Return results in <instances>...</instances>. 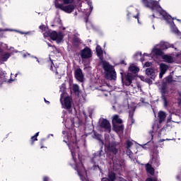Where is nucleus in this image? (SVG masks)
Here are the masks:
<instances>
[{
    "label": "nucleus",
    "mask_w": 181,
    "mask_h": 181,
    "mask_svg": "<svg viewBox=\"0 0 181 181\" xmlns=\"http://www.w3.org/2000/svg\"><path fill=\"white\" fill-rule=\"evenodd\" d=\"M122 64H124V61L122 62Z\"/></svg>",
    "instance_id": "obj_62"
},
{
    "label": "nucleus",
    "mask_w": 181,
    "mask_h": 181,
    "mask_svg": "<svg viewBox=\"0 0 181 181\" xmlns=\"http://www.w3.org/2000/svg\"><path fill=\"white\" fill-rule=\"evenodd\" d=\"M9 57H11V54L8 52H5L4 54H1V59L2 62H6Z\"/></svg>",
    "instance_id": "obj_25"
},
{
    "label": "nucleus",
    "mask_w": 181,
    "mask_h": 181,
    "mask_svg": "<svg viewBox=\"0 0 181 181\" xmlns=\"http://www.w3.org/2000/svg\"><path fill=\"white\" fill-rule=\"evenodd\" d=\"M127 156H129L133 162H135V158L134 157V153L131 151V149L127 148Z\"/></svg>",
    "instance_id": "obj_24"
},
{
    "label": "nucleus",
    "mask_w": 181,
    "mask_h": 181,
    "mask_svg": "<svg viewBox=\"0 0 181 181\" xmlns=\"http://www.w3.org/2000/svg\"><path fill=\"white\" fill-rule=\"evenodd\" d=\"M165 81L163 83H166V84H170V83H172V81H173V77H172V76H168L165 78Z\"/></svg>",
    "instance_id": "obj_29"
},
{
    "label": "nucleus",
    "mask_w": 181,
    "mask_h": 181,
    "mask_svg": "<svg viewBox=\"0 0 181 181\" xmlns=\"http://www.w3.org/2000/svg\"><path fill=\"white\" fill-rule=\"evenodd\" d=\"M101 152H103V150L97 151L96 153H94L93 154L90 159V163L93 165L91 168L93 170H100V173H103V170L101 169V167L98 165V162H100L101 159Z\"/></svg>",
    "instance_id": "obj_5"
},
{
    "label": "nucleus",
    "mask_w": 181,
    "mask_h": 181,
    "mask_svg": "<svg viewBox=\"0 0 181 181\" xmlns=\"http://www.w3.org/2000/svg\"><path fill=\"white\" fill-rule=\"evenodd\" d=\"M162 59L163 62H165V63H170V64L175 63V57L170 55H168V54L162 55Z\"/></svg>",
    "instance_id": "obj_16"
},
{
    "label": "nucleus",
    "mask_w": 181,
    "mask_h": 181,
    "mask_svg": "<svg viewBox=\"0 0 181 181\" xmlns=\"http://www.w3.org/2000/svg\"><path fill=\"white\" fill-rule=\"evenodd\" d=\"M63 135H66V131L62 132Z\"/></svg>",
    "instance_id": "obj_50"
},
{
    "label": "nucleus",
    "mask_w": 181,
    "mask_h": 181,
    "mask_svg": "<svg viewBox=\"0 0 181 181\" xmlns=\"http://www.w3.org/2000/svg\"><path fill=\"white\" fill-rule=\"evenodd\" d=\"M139 16V12L137 11V14L136 16H134V18H135V19H138V23H139V19L138 18Z\"/></svg>",
    "instance_id": "obj_37"
},
{
    "label": "nucleus",
    "mask_w": 181,
    "mask_h": 181,
    "mask_svg": "<svg viewBox=\"0 0 181 181\" xmlns=\"http://www.w3.org/2000/svg\"><path fill=\"white\" fill-rule=\"evenodd\" d=\"M86 25H88V20H86Z\"/></svg>",
    "instance_id": "obj_51"
},
{
    "label": "nucleus",
    "mask_w": 181,
    "mask_h": 181,
    "mask_svg": "<svg viewBox=\"0 0 181 181\" xmlns=\"http://www.w3.org/2000/svg\"><path fill=\"white\" fill-rule=\"evenodd\" d=\"M72 124L74 125V122H72Z\"/></svg>",
    "instance_id": "obj_63"
},
{
    "label": "nucleus",
    "mask_w": 181,
    "mask_h": 181,
    "mask_svg": "<svg viewBox=\"0 0 181 181\" xmlns=\"http://www.w3.org/2000/svg\"><path fill=\"white\" fill-rule=\"evenodd\" d=\"M10 50H11V52H13V53H18V50L15 49V48L13 47H11Z\"/></svg>",
    "instance_id": "obj_39"
},
{
    "label": "nucleus",
    "mask_w": 181,
    "mask_h": 181,
    "mask_svg": "<svg viewBox=\"0 0 181 181\" xmlns=\"http://www.w3.org/2000/svg\"><path fill=\"white\" fill-rule=\"evenodd\" d=\"M109 151L110 152H112L114 155H117L118 152V150L117 149V147H115V145H112V144H110Z\"/></svg>",
    "instance_id": "obj_23"
},
{
    "label": "nucleus",
    "mask_w": 181,
    "mask_h": 181,
    "mask_svg": "<svg viewBox=\"0 0 181 181\" xmlns=\"http://www.w3.org/2000/svg\"><path fill=\"white\" fill-rule=\"evenodd\" d=\"M172 122H177L172 121Z\"/></svg>",
    "instance_id": "obj_61"
},
{
    "label": "nucleus",
    "mask_w": 181,
    "mask_h": 181,
    "mask_svg": "<svg viewBox=\"0 0 181 181\" xmlns=\"http://www.w3.org/2000/svg\"><path fill=\"white\" fill-rule=\"evenodd\" d=\"M83 115H85V117H87V115H86V112H83Z\"/></svg>",
    "instance_id": "obj_55"
},
{
    "label": "nucleus",
    "mask_w": 181,
    "mask_h": 181,
    "mask_svg": "<svg viewBox=\"0 0 181 181\" xmlns=\"http://www.w3.org/2000/svg\"><path fill=\"white\" fill-rule=\"evenodd\" d=\"M163 49L159 48H156V47H154L151 51L152 53L156 54V56H163V52L162 51Z\"/></svg>",
    "instance_id": "obj_17"
},
{
    "label": "nucleus",
    "mask_w": 181,
    "mask_h": 181,
    "mask_svg": "<svg viewBox=\"0 0 181 181\" xmlns=\"http://www.w3.org/2000/svg\"><path fill=\"white\" fill-rule=\"evenodd\" d=\"M144 56H148V57H152V54H146V53H144Z\"/></svg>",
    "instance_id": "obj_43"
},
{
    "label": "nucleus",
    "mask_w": 181,
    "mask_h": 181,
    "mask_svg": "<svg viewBox=\"0 0 181 181\" xmlns=\"http://www.w3.org/2000/svg\"><path fill=\"white\" fill-rule=\"evenodd\" d=\"M72 90L75 93H80V86L77 84H74Z\"/></svg>",
    "instance_id": "obj_31"
},
{
    "label": "nucleus",
    "mask_w": 181,
    "mask_h": 181,
    "mask_svg": "<svg viewBox=\"0 0 181 181\" xmlns=\"http://www.w3.org/2000/svg\"><path fill=\"white\" fill-rule=\"evenodd\" d=\"M100 127L101 128H104L105 131H108V132H111V124H110V122L105 119H103L101 121Z\"/></svg>",
    "instance_id": "obj_14"
},
{
    "label": "nucleus",
    "mask_w": 181,
    "mask_h": 181,
    "mask_svg": "<svg viewBox=\"0 0 181 181\" xmlns=\"http://www.w3.org/2000/svg\"><path fill=\"white\" fill-rule=\"evenodd\" d=\"M33 141V142H34V141H37V140H35V138H33V140H32Z\"/></svg>",
    "instance_id": "obj_54"
},
{
    "label": "nucleus",
    "mask_w": 181,
    "mask_h": 181,
    "mask_svg": "<svg viewBox=\"0 0 181 181\" xmlns=\"http://www.w3.org/2000/svg\"><path fill=\"white\" fill-rule=\"evenodd\" d=\"M122 75V81L124 86H131L132 88L135 91H141L142 89H141V85L138 82L136 83H132V81L134 80V75L131 73L125 74L124 76L122 73H121Z\"/></svg>",
    "instance_id": "obj_3"
},
{
    "label": "nucleus",
    "mask_w": 181,
    "mask_h": 181,
    "mask_svg": "<svg viewBox=\"0 0 181 181\" xmlns=\"http://www.w3.org/2000/svg\"><path fill=\"white\" fill-rule=\"evenodd\" d=\"M129 70L132 72L134 73V74H136L139 71V68L136 66H134V64L130 65L129 67Z\"/></svg>",
    "instance_id": "obj_21"
},
{
    "label": "nucleus",
    "mask_w": 181,
    "mask_h": 181,
    "mask_svg": "<svg viewBox=\"0 0 181 181\" xmlns=\"http://www.w3.org/2000/svg\"><path fill=\"white\" fill-rule=\"evenodd\" d=\"M43 181H49V177H44Z\"/></svg>",
    "instance_id": "obj_44"
},
{
    "label": "nucleus",
    "mask_w": 181,
    "mask_h": 181,
    "mask_svg": "<svg viewBox=\"0 0 181 181\" xmlns=\"http://www.w3.org/2000/svg\"><path fill=\"white\" fill-rule=\"evenodd\" d=\"M142 4L146 6V8H150L153 13V18H155L156 15H160L163 16L164 21H166L168 23H172L173 26H171V30L173 33H175V35H179L180 32H179V30L175 25V23L173 22V20L176 19L175 18H172L171 15H169L167 13L166 11H165L163 9H162V7L159 6V3L157 1L153 0H141Z\"/></svg>",
    "instance_id": "obj_2"
},
{
    "label": "nucleus",
    "mask_w": 181,
    "mask_h": 181,
    "mask_svg": "<svg viewBox=\"0 0 181 181\" xmlns=\"http://www.w3.org/2000/svg\"><path fill=\"white\" fill-rule=\"evenodd\" d=\"M146 74L151 78V80H155L156 78V71H155L153 68H147L146 69Z\"/></svg>",
    "instance_id": "obj_13"
},
{
    "label": "nucleus",
    "mask_w": 181,
    "mask_h": 181,
    "mask_svg": "<svg viewBox=\"0 0 181 181\" xmlns=\"http://www.w3.org/2000/svg\"><path fill=\"white\" fill-rule=\"evenodd\" d=\"M52 69H53V66H51V68H50V69H51V70H52Z\"/></svg>",
    "instance_id": "obj_56"
},
{
    "label": "nucleus",
    "mask_w": 181,
    "mask_h": 181,
    "mask_svg": "<svg viewBox=\"0 0 181 181\" xmlns=\"http://www.w3.org/2000/svg\"><path fill=\"white\" fill-rule=\"evenodd\" d=\"M103 69L105 70V74L107 78L109 80H116L117 72H115V69L110 64L107 62L103 61L102 62Z\"/></svg>",
    "instance_id": "obj_4"
},
{
    "label": "nucleus",
    "mask_w": 181,
    "mask_h": 181,
    "mask_svg": "<svg viewBox=\"0 0 181 181\" xmlns=\"http://www.w3.org/2000/svg\"><path fill=\"white\" fill-rule=\"evenodd\" d=\"M55 74H56L57 78H62V76H61V75H59V72L56 71V72H55Z\"/></svg>",
    "instance_id": "obj_38"
},
{
    "label": "nucleus",
    "mask_w": 181,
    "mask_h": 181,
    "mask_svg": "<svg viewBox=\"0 0 181 181\" xmlns=\"http://www.w3.org/2000/svg\"><path fill=\"white\" fill-rule=\"evenodd\" d=\"M108 179L110 181L115 180V174L114 173H112V172L109 173V174H108Z\"/></svg>",
    "instance_id": "obj_30"
},
{
    "label": "nucleus",
    "mask_w": 181,
    "mask_h": 181,
    "mask_svg": "<svg viewBox=\"0 0 181 181\" xmlns=\"http://www.w3.org/2000/svg\"><path fill=\"white\" fill-rule=\"evenodd\" d=\"M168 69H169V66H168L167 64L163 63H161L160 64V71H161L162 73H166Z\"/></svg>",
    "instance_id": "obj_22"
},
{
    "label": "nucleus",
    "mask_w": 181,
    "mask_h": 181,
    "mask_svg": "<svg viewBox=\"0 0 181 181\" xmlns=\"http://www.w3.org/2000/svg\"><path fill=\"white\" fill-rule=\"evenodd\" d=\"M146 169L148 173H150V175H153L155 174V169L152 167L151 164H146Z\"/></svg>",
    "instance_id": "obj_20"
},
{
    "label": "nucleus",
    "mask_w": 181,
    "mask_h": 181,
    "mask_svg": "<svg viewBox=\"0 0 181 181\" xmlns=\"http://www.w3.org/2000/svg\"><path fill=\"white\" fill-rule=\"evenodd\" d=\"M23 57H26V54H24V55H23Z\"/></svg>",
    "instance_id": "obj_59"
},
{
    "label": "nucleus",
    "mask_w": 181,
    "mask_h": 181,
    "mask_svg": "<svg viewBox=\"0 0 181 181\" xmlns=\"http://www.w3.org/2000/svg\"><path fill=\"white\" fill-rule=\"evenodd\" d=\"M138 54H140V56L142 54V52H140V53H137L134 56H138Z\"/></svg>",
    "instance_id": "obj_49"
},
{
    "label": "nucleus",
    "mask_w": 181,
    "mask_h": 181,
    "mask_svg": "<svg viewBox=\"0 0 181 181\" xmlns=\"http://www.w3.org/2000/svg\"><path fill=\"white\" fill-rule=\"evenodd\" d=\"M163 74H165V72H161V71H160L159 78H162V77H163Z\"/></svg>",
    "instance_id": "obj_42"
},
{
    "label": "nucleus",
    "mask_w": 181,
    "mask_h": 181,
    "mask_svg": "<svg viewBox=\"0 0 181 181\" xmlns=\"http://www.w3.org/2000/svg\"><path fill=\"white\" fill-rule=\"evenodd\" d=\"M160 93L162 94L161 98L163 101L165 108L168 107V100L166 99V96L165 94L168 93V84L166 83L163 82L160 88Z\"/></svg>",
    "instance_id": "obj_8"
},
{
    "label": "nucleus",
    "mask_w": 181,
    "mask_h": 181,
    "mask_svg": "<svg viewBox=\"0 0 181 181\" xmlns=\"http://www.w3.org/2000/svg\"><path fill=\"white\" fill-rule=\"evenodd\" d=\"M141 62H144V58H141Z\"/></svg>",
    "instance_id": "obj_52"
},
{
    "label": "nucleus",
    "mask_w": 181,
    "mask_h": 181,
    "mask_svg": "<svg viewBox=\"0 0 181 181\" xmlns=\"http://www.w3.org/2000/svg\"><path fill=\"white\" fill-rule=\"evenodd\" d=\"M158 47H160L163 50H165L166 49H169V47H172L173 49H175V47L173 46V44H170L169 42H165L163 41H161L158 45H157Z\"/></svg>",
    "instance_id": "obj_15"
},
{
    "label": "nucleus",
    "mask_w": 181,
    "mask_h": 181,
    "mask_svg": "<svg viewBox=\"0 0 181 181\" xmlns=\"http://www.w3.org/2000/svg\"><path fill=\"white\" fill-rule=\"evenodd\" d=\"M68 146L71 151L72 158L75 163V170L78 172V175L81 178V181H89L87 178V171L83 165V160L80 158V154L78 153V144L77 142H71L68 144ZM102 181H110L107 177H103Z\"/></svg>",
    "instance_id": "obj_1"
},
{
    "label": "nucleus",
    "mask_w": 181,
    "mask_h": 181,
    "mask_svg": "<svg viewBox=\"0 0 181 181\" xmlns=\"http://www.w3.org/2000/svg\"><path fill=\"white\" fill-rule=\"evenodd\" d=\"M62 1L65 5H69V4H73V2L74 1V0H62Z\"/></svg>",
    "instance_id": "obj_33"
},
{
    "label": "nucleus",
    "mask_w": 181,
    "mask_h": 181,
    "mask_svg": "<svg viewBox=\"0 0 181 181\" xmlns=\"http://www.w3.org/2000/svg\"><path fill=\"white\" fill-rule=\"evenodd\" d=\"M81 59H90L93 56L91 49L88 47H85L83 49L81 50Z\"/></svg>",
    "instance_id": "obj_10"
},
{
    "label": "nucleus",
    "mask_w": 181,
    "mask_h": 181,
    "mask_svg": "<svg viewBox=\"0 0 181 181\" xmlns=\"http://www.w3.org/2000/svg\"><path fill=\"white\" fill-rule=\"evenodd\" d=\"M96 53H97V56L98 57H103V49H101V47L100 45H98L96 47Z\"/></svg>",
    "instance_id": "obj_26"
},
{
    "label": "nucleus",
    "mask_w": 181,
    "mask_h": 181,
    "mask_svg": "<svg viewBox=\"0 0 181 181\" xmlns=\"http://www.w3.org/2000/svg\"><path fill=\"white\" fill-rule=\"evenodd\" d=\"M165 118H166V113H165L163 111H160L158 112L159 123L162 124V122L165 121Z\"/></svg>",
    "instance_id": "obj_19"
},
{
    "label": "nucleus",
    "mask_w": 181,
    "mask_h": 181,
    "mask_svg": "<svg viewBox=\"0 0 181 181\" xmlns=\"http://www.w3.org/2000/svg\"><path fill=\"white\" fill-rule=\"evenodd\" d=\"M74 76L78 81L83 83L84 81V74H83V70L81 69L78 68L74 71Z\"/></svg>",
    "instance_id": "obj_11"
},
{
    "label": "nucleus",
    "mask_w": 181,
    "mask_h": 181,
    "mask_svg": "<svg viewBox=\"0 0 181 181\" xmlns=\"http://www.w3.org/2000/svg\"><path fill=\"white\" fill-rule=\"evenodd\" d=\"M37 136H39V132H37L34 136L31 137V141H33V138H35V141H37Z\"/></svg>",
    "instance_id": "obj_34"
},
{
    "label": "nucleus",
    "mask_w": 181,
    "mask_h": 181,
    "mask_svg": "<svg viewBox=\"0 0 181 181\" xmlns=\"http://www.w3.org/2000/svg\"><path fill=\"white\" fill-rule=\"evenodd\" d=\"M167 122H172V115L168 117V119L167 120Z\"/></svg>",
    "instance_id": "obj_40"
},
{
    "label": "nucleus",
    "mask_w": 181,
    "mask_h": 181,
    "mask_svg": "<svg viewBox=\"0 0 181 181\" xmlns=\"http://www.w3.org/2000/svg\"><path fill=\"white\" fill-rule=\"evenodd\" d=\"M56 8L61 9V11L66 12V13H71V12L74 11V5L70 4L68 6H64L63 4L56 3Z\"/></svg>",
    "instance_id": "obj_7"
},
{
    "label": "nucleus",
    "mask_w": 181,
    "mask_h": 181,
    "mask_svg": "<svg viewBox=\"0 0 181 181\" xmlns=\"http://www.w3.org/2000/svg\"><path fill=\"white\" fill-rule=\"evenodd\" d=\"M63 0H55L54 1V6H55V8H56V4H60L59 2H62Z\"/></svg>",
    "instance_id": "obj_41"
},
{
    "label": "nucleus",
    "mask_w": 181,
    "mask_h": 181,
    "mask_svg": "<svg viewBox=\"0 0 181 181\" xmlns=\"http://www.w3.org/2000/svg\"><path fill=\"white\" fill-rule=\"evenodd\" d=\"M145 66L146 67H151V66H152V63L147 62L145 63Z\"/></svg>",
    "instance_id": "obj_36"
},
{
    "label": "nucleus",
    "mask_w": 181,
    "mask_h": 181,
    "mask_svg": "<svg viewBox=\"0 0 181 181\" xmlns=\"http://www.w3.org/2000/svg\"><path fill=\"white\" fill-rule=\"evenodd\" d=\"M153 29H155V25H153Z\"/></svg>",
    "instance_id": "obj_60"
},
{
    "label": "nucleus",
    "mask_w": 181,
    "mask_h": 181,
    "mask_svg": "<svg viewBox=\"0 0 181 181\" xmlns=\"http://www.w3.org/2000/svg\"><path fill=\"white\" fill-rule=\"evenodd\" d=\"M126 145H127V149H129V148H131L132 146L134 145V143L130 140H127L126 141Z\"/></svg>",
    "instance_id": "obj_32"
},
{
    "label": "nucleus",
    "mask_w": 181,
    "mask_h": 181,
    "mask_svg": "<svg viewBox=\"0 0 181 181\" xmlns=\"http://www.w3.org/2000/svg\"><path fill=\"white\" fill-rule=\"evenodd\" d=\"M151 165L152 166H153V168H159V166L160 165V160L159 158L158 153H153V158L151 160Z\"/></svg>",
    "instance_id": "obj_12"
},
{
    "label": "nucleus",
    "mask_w": 181,
    "mask_h": 181,
    "mask_svg": "<svg viewBox=\"0 0 181 181\" xmlns=\"http://www.w3.org/2000/svg\"><path fill=\"white\" fill-rule=\"evenodd\" d=\"M112 124L115 125V124H122V119L119 118L118 115H115L112 117Z\"/></svg>",
    "instance_id": "obj_18"
},
{
    "label": "nucleus",
    "mask_w": 181,
    "mask_h": 181,
    "mask_svg": "<svg viewBox=\"0 0 181 181\" xmlns=\"http://www.w3.org/2000/svg\"><path fill=\"white\" fill-rule=\"evenodd\" d=\"M129 122L134 124L135 120L134 119V112H129Z\"/></svg>",
    "instance_id": "obj_28"
},
{
    "label": "nucleus",
    "mask_w": 181,
    "mask_h": 181,
    "mask_svg": "<svg viewBox=\"0 0 181 181\" xmlns=\"http://www.w3.org/2000/svg\"><path fill=\"white\" fill-rule=\"evenodd\" d=\"M177 21L178 22H180V20H179V19H177Z\"/></svg>",
    "instance_id": "obj_58"
},
{
    "label": "nucleus",
    "mask_w": 181,
    "mask_h": 181,
    "mask_svg": "<svg viewBox=\"0 0 181 181\" xmlns=\"http://www.w3.org/2000/svg\"><path fill=\"white\" fill-rule=\"evenodd\" d=\"M8 30H9V29H6V30H2V29H0V32H6Z\"/></svg>",
    "instance_id": "obj_45"
},
{
    "label": "nucleus",
    "mask_w": 181,
    "mask_h": 181,
    "mask_svg": "<svg viewBox=\"0 0 181 181\" xmlns=\"http://www.w3.org/2000/svg\"><path fill=\"white\" fill-rule=\"evenodd\" d=\"M39 28L43 30V29H45V25H40Z\"/></svg>",
    "instance_id": "obj_47"
},
{
    "label": "nucleus",
    "mask_w": 181,
    "mask_h": 181,
    "mask_svg": "<svg viewBox=\"0 0 181 181\" xmlns=\"http://www.w3.org/2000/svg\"><path fill=\"white\" fill-rule=\"evenodd\" d=\"M44 36L45 37H49L52 40H56L57 43H60L64 37L63 33H57L56 31H47L44 33Z\"/></svg>",
    "instance_id": "obj_6"
},
{
    "label": "nucleus",
    "mask_w": 181,
    "mask_h": 181,
    "mask_svg": "<svg viewBox=\"0 0 181 181\" xmlns=\"http://www.w3.org/2000/svg\"><path fill=\"white\" fill-rule=\"evenodd\" d=\"M129 15H130V13H127V16H129Z\"/></svg>",
    "instance_id": "obj_57"
},
{
    "label": "nucleus",
    "mask_w": 181,
    "mask_h": 181,
    "mask_svg": "<svg viewBox=\"0 0 181 181\" xmlns=\"http://www.w3.org/2000/svg\"><path fill=\"white\" fill-rule=\"evenodd\" d=\"M105 95L107 97V94L105 93Z\"/></svg>",
    "instance_id": "obj_64"
},
{
    "label": "nucleus",
    "mask_w": 181,
    "mask_h": 181,
    "mask_svg": "<svg viewBox=\"0 0 181 181\" xmlns=\"http://www.w3.org/2000/svg\"><path fill=\"white\" fill-rule=\"evenodd\" d=\"M88 6H89V8H90V12H91V11H93V3L88 2Z\"/></svg>",
    "instance_id": "obj_35"
},
{
    "label": "nucleus",
    "mask_w": 181,
    "mask_h": 181,
    "mask_svg": "<svg viewBox=\"0 0 181 181\" xmlns=\"http://www.w3.org/2000/svg\"><path fill=\"white\" fill-rule=\"evenodd\" d=\"M47 46H48L49 47H54V46L52 45V44H50V43H49V42H47Z\"/></svg>",
    "instance_id": "obj_46"
},
{
    "label": "nucleus",
    "mask_w": 181,
    "mask_h": 181,
    "mask_svg": "<svg viewBox=\"0 0 181 181\" xmlns=\"http://www.w3.org/2000/svg\"><path fill=\"white\" fill-rule=\"evenodd\" d=\"M25 35H29V32L25 33Z\"/></svg>",
    "instance_id": "obj_53"
},
{
    "label": "nucleus",
    "mask_w": 181,
    "mask_h": 181,
    "mask_svg": "<svg viewBox=\"0 0 181 181\" xmlns=\"http://www.w3.org/2000/svg\"><path fill=\"white\" fill-rule=\"evenodd\" d=\"M60 102L64 106V108H66V110H70V108H71V98H70V97L67 96L64 98L63 103V94H61Z\"/></svg>",
    "instance_id": "obj_9"
},
{
    "label": "nucleus",
    "mask_w": 181,
    "mask_h": 181,
    "mask_svg": "<svg viewBox=\"0 0 181 181\" xmlns=\"http://www.w3.org/2000/svg\"><path fill=\"white\" fill-rule=\"evenodd\" d=\"M44 100H45V102L47 104H50V102H49V101L46 100V99H45V98Z\"/></svg>",
    "instance_id": "obj_48"
},
{
    "label": "nucleus",
    "mask_w": 181,
    "mask_h": 181,
    "mask_svg": "<svg viewBox=\"0 0 181 181\" xmlns=\"http://www.w3.org/2000/svg\"><path fill=\"white\" fill-rule=\"evenodd\" d=\"M113 127H114V129H115V131H117V132L124 131V125H122V124H120V125L113 124Z\"/></svg>",
    "instance_id": "obj_27"
}]
</instances>
